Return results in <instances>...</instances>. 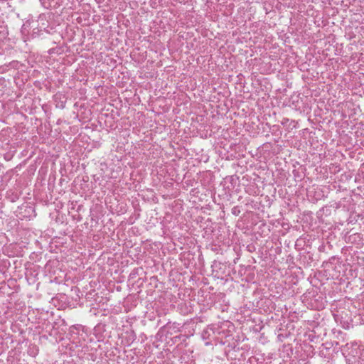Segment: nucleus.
I'll list each match as a JSON object with an SVG mask.
<instances>
[{
  "instance_id": "f257e3e1",
  "label": "nucleus",
  "mask_w": 364,
  "mask_h": 364,
  "mask_svg": "<svg viewBox=\"0 0 364 364\" xmlns=\"http://www.w3.org/2000/svg\"><path fill=\"white\" fill-rule=\"evenodd\" d=\"M240 213V210L237 207H235L232 209V213L235 215H237Z\"/></svg>"
},
{
  "instance_id": "7ed1b4c3",
  "label": "nucleus",
  "mask_w": 364,
  "mask_h": 364,
  "mask_svg": "<svg viewBox=\"0 0 364 364\" xmlns=\"http://www.w3.org/2000/svg\"><path fill=\"white\" fill-rule=\"evenodd\" d=\"M235 180H238V178H235V176H232L230 177V182H231L232 183H233L235 181Z\"/></svg>"
},
{
  "instance_id": "f03ea898",
  "label": "nucleus",
  "mask_w": 364,
  "mask_h": 364,
  "mask_svg": "<svg viewBox=\"0 0 364 364\" xmlns=\"http://www.w3.org/2000/svg\"><path fill=\"white\" fill-rule=\"evenodd\" d=\"M136 338V335L132 332V336L129 337V341L132 343Z\"/></svg>"
}]
</instances>
